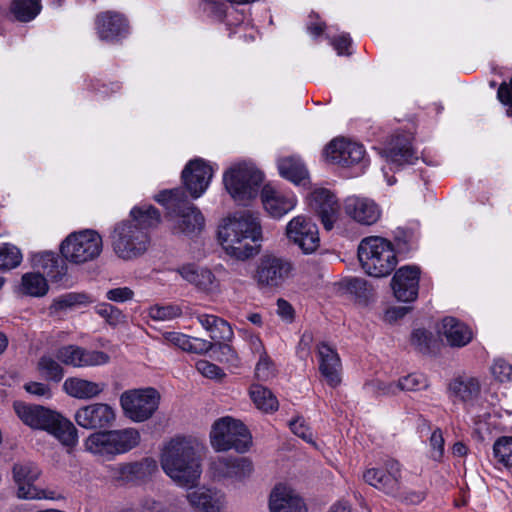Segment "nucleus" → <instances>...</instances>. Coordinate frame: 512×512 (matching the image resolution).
<instances>
[{
  "label": "nucleus",
  "instance_id": "1",
  "mask_svg": "<svg viewBox=\"0 0 512 512\" xmlns=\"http://www.w3.org/2000/svg\"><path fill=\"white\" fill-rule=\"evenodd\" d=\"M130 216V220L116 224L111 234L113 251L123 260L144 255L151 244L149 230L161 222L159 211L149 204L135 206Z\"/></svg>",
  "mask_w": 512,
  "mask_h": 512
},
{
  "label": "nucleus",
  "instance_id": "2",
  "mask_svg": "<svg viewBox=\"0 0 512 512\" xmlns=\"http://www.w3.org/2000/svg\"><path fill=\"white\" fill-rule=\"evenodd\" d=\"M202 451L203 445L197 439L175 437L161 450V468L178 487L192 489L201 478Z\"/></svg>",
  "mask_w": 512,
  "mask_h": 512
},
{
  "label": "nucleus",
  "instance_id": "3",
  "mask_svg": "<svg viewBox=\"0 0 512 512\" xmlns=\"http://www.w3.org/2000/svg\"><path fill=\"white\" fill-rule=\"evenodd\" d=\"M218 240L224 252L236 260H247L257 254L255 243L262 240L258 216L244 211L224 218L218 227Z\"/></svg>",
  "mask_w": 512,
  "mask_h": 512
},
{
  "label": "nucleus",
  "instance_id": "4",
  "mask_svg": "<svg viewBox=\"0 0 512 512\" xmlns=\"http://www.w3.org/2000/svg\"><path fill=\"white\" fill-rule=\"evenodd\" d=\"M154 199L166 208V218L173 234L194 236L203 230L204 216L195 205L187 201L182 189L163 190Z\"/></svg>",
  "mask_w": 512,
  "mask_h": 512
},
{
  "label": "nucleus",
  "instance_id": "5",
  "mask_svg": "<svg viewBox=\"0 0 512 512\" xmlns=\"http://www.w3.org/2000/svg\"><path fill=\"white\" fill-rule=\"evenodd\" d=\"M140 442L139 430L126 427L94 432L84 440L83 446L93 456L110 461L133 450Z\"/></svg>",
  "mask_w": 512,
  "mask_h": 512
},
{
  "label": "nucleus",
  "instance_id": "6",
  "mask_svg": "<svg viewBox=\"0 0 512 512\" xmlns=\"http://www.w3.org/2000/svg\"><path fill=\"white\" fill-rule=\"evenodd\" d=\"M225 191L240 205H246L258 195L264 174L250 161L231 164L222 177Z\"/></svg>",
  "mask_w": 512,
  "mask_h": 512
},
{
  "label": "nucleus",
  "instance_id": "7",
  "mask_svg": "<svg viewBox=\"0 0 512 512\" xmlns=\"http://www.w3.org/2000/svg\"><path fill=\"white\" fill-rule=\"evenodd\" d=\"M358 258L365 273L375 278L387 277L398 263L394 245L380 236L362 239L358 246Z\"/></svg>",
  "mask_w": 512,
  "mask_h": 512
},
{
  "label": "nucleus",
  "instance_id": "8",
  "mask_svg": "<svg viewBox=\"0 0 512 512\" xmlns=\"http://www.w3.org/2000/svg\"><path fill=\"white\" fill-rule=\"evenodd\" d=\"M210 443L217 452L234 449L239 453L248 451L252 438L247 427L230 416L216 420L210 431Z\"/></svg>",
  "mask_w": 512,
  "mask_h": 512
},
{
  "label": "nucleus",
  "instance_id": "9",
  "mask_svg": "<svg viewBox=\"0 0 512 512\" xmlns=\"http://www.w3.org/2000/svg\"><path fill=\"white\" fill-rule=\"evenodd\" d=\"M100 234L92 229L70 233L61 243L63 257L72 263L82 264L96 259L102 252Z\"/></svg>",
  "mask_w": 512,
  "mask_h": 512
},
{
  "label": "nucleus",
  "instance_id": "10",
  "mask_svg": "<svg viewBox=\"0 0 512 512\" xmlns=\"http://www.w3.org/2000/svg\"><path fill=\"white\" fill-rule=\"evenodd\" d=\"M39 466L30 460H20L12 466V479L17 498L22 500L55 499V493L39 488L35 482L41 476Z\"/></svg>",
  "mask_w": 512,
  "mask_h": 512
},
{
  "label": "nucleus",
  "instance_id": "11",
  "mask_svg": "<svg viewBox=\"0 0 512 512\" xmlns=\"http://www.w3.org/2000/svg\"><path fill=\"white\" fill-rule=\"evenodd\" d=\"M159 392L152 387L131 389L120 396V405L124 415L133 422L140 423L150 419L159 407Z\"/></svg>",
  "mask_w": 512,
  "mask_h": 512
},
{
  "label": "nucleus",
  "instance_id": "12",
  "mask_svg": "<svg viewBox=\"0 0 512 512\" xmlns=\"http://www.w3.org/2000/svg\"><path fill=\"white\" fill-rule=\"evenodd\" d=\"M209 13L226 24L230 30V36L239 34V37L244 38L245 41L255 39L257 31L250 25L243 9L227 2H213L209 4Z\"/></svg>",
  "mask_w": 512,
  "mask_h": 512
},
{
  "label": "nucleus",
  "instance_id": "13",
  "mask_svg": "<svg viewBox=\"0 0 512 512\" xmlns=\"http://www.w3.org/2000/svg\"><path fill=\"white\" fill-rule=\"evenodd\" d=\"M292 273L293 265L289 260L266 254L259 259L254 278L260 286L275 288L281 286Z\"/></svg>",
  "mask_w": 512,
  "mask_h": 512
},
{
  "label": "nucleus",
  "instance_id": "14",
  "mask_svg": "<svg viewBox=\"0 0 512 512\" xmlns=\"http://www.w3.org/2000/svg\"><path fill=\"white\" fill-rule=\"evenodd\" d=\"M286 236L305 254L315 252L320 245L319 230L316 223L304 215H297L287 223Z\"/></svg>",
  "mask_w": 512,
  "mask_h": 512
},
{
  "label": "nucleus",
  "instance_id": "15",
  "mask_svg": "<svg viewBox=\"0 0 512 512\" xmlns=\"http://www.w3.org/2000/svg\"><path fill=\"white\" fill-rule=\"evenodd\" d=\"M327 162L341 167H351L365 164V149L356 142L344 138L332 140L324 149Z\"/></svg>",
  "mask_w": 512,
  "mask_h": 512
},
{
  "label": "nucleus",
  "instance_id": "16",
  "mask_svg": "<svg viewBox=\"0 0 512 512\" xmlns=\"http://www.w3.org/2000/svg\"><path fill=\"white\" fill-rule=\"evenodd\" d=\"M309 206L318 215L324 228L331 230L340 220V204L329 189L314 188L309 195Z\"/></svg>",
  "mask_w": 512,
  "mask_h": 512
},
{
  "label": "nucleus",
  "instance_id": "17",
  "mask_svg": "<svg viewBox=\"0 0 512 512\" xmlns=\"http://www.w3.org/2000/svg\"><path fill=\"white\" fill-rule=\"evenodd\" d=\"M213 174V167L203 159L197 158L187 163L182 171V179L190 195L197 199L207 190Z\"/></svg>",
  "mask_w": 512,
  "mask_h": 512
},
{
  "label": "nucleus",
  "instance_id": "18",
  "mask_svg": "<svg viewBox=\"0 0 512 512\" xmlns=\"http://www.w3.org/2000/svg\"><path fill=\"white\" fill-rule=\"evenodd\" d=\"M74 420L84 429H101L113 425L116 412L106 403H93L79 408L75 412Z\"/></svg>",
  "mask_w": 512,
  "mask_h": 512
},
{
  "label": "nucleus",
  "instance_id": "19",
  "mask_svg": "<svg viewBox=\"0 0 512 512\" xmlns=\"http://www.w3.org/2000/svg\"><path fill=\"white\" fill-rule=\"evenodd\" d=\"M56 358L64 365L75 368L100 366L110 360L108 354L102 351L86 350L77 345H65L56 352Z\"/></svg>",
  "mask_w": 512,
  "mask_h": 512
},
{
  "label": "nucleus",
  "instance_id": "20",
  "mask_svg": "<svg viewBox=\"0 0 512 512\" xmlns=\"http://www.w3.org/2000/svg\"><path fill=\"white\" fill-rule=\"evenodd\" d=\"M264 210L272 218H281L297 205V197L291 191L276 188L270 184L264 185L261 193Z\"/></svg>",
  "mask_w": 512,
  "mask_h": 512
},
{
  "label": "nucleus",
  "instance_id": "21",
  "mask_svg": "<svg viewBox=\"0 0 512 512\" xmlns=\"http://www.w3.org/2000/svg\"><path fill=\"white\" fill-rule=\"evenodd\" d=\"M177 273L183 280L193 285L199 291L208 295H219L221 283L215 274L207 267L187 263L177 268Z\"/></svg>",
  "mask_w": 512,
  "mask_h": 512
},
{
  "label": "nucleus",
  "instance_id": "22",
  "mask_svg": "<svg viewBox=\"0 0 512 512\" xmlns=\"http://www.w3.org/2000/svg\"><path fill=\"white\" fill-rule=\"evenodd\" d=\"M401 467L396 460H388L383 468H369L363 473L364 481L386 494L399 489Z\"/></svg>",
  "mask_w": 512,
  "mask_h": 512
},
{
  "label": "nucleus",
  "instance_id": "23",
  "mask_svg": "<svg viewBox=\"0 0 512 512\" xmlns=\"http://www.w3.org/2000/svg\"><path fill=\"white\" fill-rule=\"evenodd\" d=\"M209 470L215 479L243 481L251 476L254 467L252 462L245 457L233 459L218 457L211 461Z\"/></svg>",
  "mask_w": 512,
  "mask_h": 512
},
{
  "label": "nucleus",
  "instance_id": "24",
  "mask_svg": "<svg viewBox=\"0 0 512 512\" xmlns=\"http://www.w3.org/2000/svg\"><path fill=\"white\" fill-rule=\"evenodd\" d=\"M342 208L349 218L361 225H373L381 217L378 204L367 197L348 196L343 200Z\"/></svg>",
  "mask_w": 512,
  "mask_h": 512
},
{
  "label": "nucleus",
  "instance_id": "25",
  "mask_svg": "<svg viewBox=\"0 0 512 512\" xmlns=\"http://www.w3.org/2000/svg\"><path fill=\"white\" fill-rule=\"evenodd\" d=\"M189 505L201 512H227L226 494L217 488L201 486L186 495Z\"/></svg>",
  "mask_w": 512,
  "mask_h": 512
},
{
  "label": "nucleus",
  "instance_id": "26",
  "mask_svg": "<svg viewBox=\"0 0 512 512\" xmlns=\"http://www.w3.org/2000/svg\"><path fill=\"white\" fill-rule=\"evenodd\" d=\"M420 271L415 266H402L391 280L393 294L398 301L412 302L418 296Z\"/></svg>",
  "mask_w": 512,
  "mask_h": 512
},
{
  "label": "nucleus",
  "instance_id": "27",
  "mask_svg": "<svg viewBox=\"0 0 512 512\" xmlns=\"http://www.w3.org/2000/svg\"><path fill=\"white\" fill-rule=\"evenodd\" d=\"M271 512H308L302 498L286 484H278L269 498Z\"/></svg>",
  "mask_w": 512,
  "mask_h": 512
},
{
  "label": "nucleus",
  "instance_id": "28",
  "mask_svg": "<svg viewBox=\"0 0 512 512\" xmlns=\"http://www.w3.org/2000/svg\"><path fill=\"white\" fill-rule=\"evenodd\" d=\"M319 371L326 383L331 387H337L341 383V360L337 351L326 343L317 346Z\"/></svg>",
  "mask_w": 512,
  "mask_h": 512
},
{
  "label": "nucleus",
  "instance_id": "29",
  "mask_svg": "<svg viewBox=\"0 0 512 512\" xmlns=\"http://www.w3.org/2000/svg\"><path fill=\"white\" fill-rule=\"evenodd\" d=\"M13 409L21 422L34 430L45 429L54 410L41 405L28 404L23 401H15Z\"/></svg>",
  "mask_w": 512,
  "mask_h": 512
},
{
  "label": "nucleus",
  "instance_id": "30",
  "mask_svg": "<svg viewBox=\"0 0 512 512\" xmlns=\"http://www.w3.org/2000/svg\"><path fill=\"white\" fill-rule=\"evenodd\" d=\"M44 431L52 435L65 447L73 448L78 443L76 427L69 419L57 411L53 412Z\"/></svg>",
  "mask_w": 512,
  "mask_h": 512
},
{
  "label": "nucleus",
  "instance_id": "31",
  "mask_svg": "<svg viewBox=\"0 0 512 512\" xmlns=\"http://www.w3.org/2000/svg\"><path fill=\"white\" fill-rule=\"evenodd\" d=\"M438 334L452 347H463L473 337L471 329L454 317H445L438 326Z\"/></svg>",
  "mask_w": 512,
  "mask_h": 512
},
{
  "label": "nucleus",
  "instance_id": "32",
  "mask_svg": "<svg viewBox=\"0 0 512 512\" xmlns=\"http://www.w3.org/2000/svg\"><path fill=\"white\" fill-rule=\"evenodd\" d=\"M96 29L102 40H116L127 33L126 19L116 12H103L96 18Z\"/></svg>",
  "mask_w": 512,
  "mask_h": 512
},
{
  "label": "nucleus",
  "instance_id": "33",
  "mask_svg": "<svg viewBox=\"0 0 512 512\" xmlns=\"http://www.w3.org/2000/svg\"><path fill=\"white\" fill-rule=\"evenodd\" d=\"M277 168L281 177L295 185L306 186L309 183L308 169L297 155L279 157Z\"/></svg>",
  "mask_w": 512,
  "mask_h": 512
},
{
  "label": "nucleus",
  "instance_id": "34",
  "mask_svg": "<svg viewBox=\"0 0 512 512\" xmlns=\"http://www.w3.org/2000/svg\"><path fill=\"white\" fill-rule=\"evenodd\" d=\"M105 384L93 382L79 377L67 378L63 383L64 392L77 399L87 400L97 397L103 392Z\"/></svg>",
  "mask_w": 512,
  "mask_h": 512
},
{
  "label": "nucleus",
  "instance_id": "35",
  "mask_svg": "<svg viewBox=\"0 0 512 512\" xmlns=\"http://www.w3.org/2000/svg\"><path fill=\"white\" fill-rule=\"evenodd\" d=\"M384 156L390 169L400 167L405 164H413L417 157L412 149L411 143L408 139L396 138L390 147L384 151Z\"/></svg>",
  "mask_w": 512,
  "mask_h": 512
},
{
  "label": "nucleus",
  "instance_id": "36",
  "mask_svg": "<svg viewBox=\"0 0 512 512\" xmlns=\"http://www.w3.org/2000/svg\"><path fill=\"white\" fill-rule=\"evenodd\" d=\"M448 392L454 401L468 403L479 394L480 384L473 377H458L450 382Z\"/></svg>",
  "mask_w": 512,
  "mask_h": 512
},
{
  "label": "nucleus",
  "instance_id": "37",
  "mask_svg": "<svg viewBox=\"0 0 512 512\" xmlns=\"http://www.w3.org/2000/svg\"><path fill=\"white\" fill-rule=\"evenodd\" d=\"M198 321L210 333L211 339L220 342L232 338L233 331L225 320L215 315L201 314L198 316Z\"/></svg>",
  "mask_w": 512,
  "mask_h": 512
},
{
  "label": "nucleus",
  "instance_id": "38",
  "mask_svg": "<svg viewBox=\"0 0 512 512\" xmlns=\"http://www.w3.org/2000/svg\"><path fill=\"white\" fill-rule=\"evenodd\" d=\"M49 290L46 278L36 272H28L22 275L19 292L31 297H43Z\"/></svg>",
  "mask_w": 512,
  "mask_h": 512
},
{
  "label": "nucleus",
  "instance_id": "39",
  "mask_svg": "<svg viewBox=\"0 0 512 512\" xmlns=\"http://www.w3.org/2000/svg\"><path fill=\"white\" fill-rule=\"evenodd\" d=\"M249 394L251 400L259 410L273 412L278 409V401L268 388L254 384L251 386Z\"/></svg>",
  "mask_w": 512,
  "mask_h": 512
},
{
  "label": "nucleus",
  "instance_id": "40",
  "mask_svg": "<svg viewBox=\"0 0 512 512\" xmlns=\"http://www.w3.org/2000/svg\"><path fill=\"white\" fill-rule=\"evenodd\" d=\"M34 266L41 268L47 276L57 279L63 274V266L61 265L57 255L53 252H42L34 255Z\"/></svg>",
  "mask_w": 512,
  "mask_h": 512
},
{
  "label": "nucleus",
  "instance_id": "41",
  "mask_svg": "<svg viewBox=\"0 0 512 512\" xmlns=\"http://www.w3.org/2000/svg\"><path fill=\"white\" fill-rule=\"evenodd\" d=\"M40 10V0H14L11 5L13 15L22 22L34 19Z\"/></svg>",
  "mask_w": 512,
  "mask_h": 512
},
{
  "label": "nucleus",
  "instance_id": "42",
  "mask_svg": "<svg viewBox=\"0 0 512 512\" xmlns=\"http://www.w3.org/2000/svg\"><path fill=\"white\" fill-rule=\"evenodd\" d=\"M37 371L48 381L60 382L64 377L62 366L52 357L44 355L40 358Z\"/></svg>",
  "mask_w": 512,
  "mask_h": 512
},
{
  "label": "nucleus",
  "instance_id": "43",
  "mask_svg": "<svg viewBox=\"0 0 512 512\" xmlns=\"http://www.w3.org/2000/svg\"><path fill=\"white\" fill-rule=\"evenodd\" d=\"M23 256L18 247L10 243L0 245V270H11L18 267Z\"/></svg>",
  "mask_w": 512,
  "mask_h": 512
},
{
  "label": "nucleus",
  "instance_id": "44",
  "mask_svg": "<svg viewBox=\"0 0 512 512\" xmlns=\"http://www.w3.org/2000/svg\"><path fill=\"white\" fill-rule=\"evenodd\" d=\"M92 300L86 294L81 293H68L56 298L53 301V307L50 308L52 312L75 308L76 306L87 305Z\"/></svg>",
  "mask_w": 512,
  "mask_h": 512
},
{
  "label": "nucleus",
  "instance_id": "45",
  "mask_svg": "<svg viewBox=\"0 0 512 512\" xmlns=\"http://www.w3.org/2000/svg\"><path fill=\"white\" fill-rule=\"evenodd\" d=\"M182 314V309L178 305L168 304L159 305L155 304L148 310V315L151 319L156 321H169L179 317Z\"/></svg>",
  "mask_w": 512,
  "mask_h": 512
},
{
  "label": "nucleus",
  "instance_id": "46",
  "mask_svg": "<svg viewBox=\"0 0 512 512\" xmlns=\"http://www.w3.org/2000/svg\"><path fill=\"white\" fill-rule=\"evenodd\" d=\"M95 311L111 326L115 327L126 322V316L123 312L111 304L100 303L95 307Z\"/></svg>",
  "mask_w": 512,
  "mask_h": 512
},
{
  "label": "nucleus",
  "instance_id": "47",
  "mask_svg": "<svg viewBox=\"0 0 512 512\" xmlns=\"http://www.w3.org/2000/svg\"><path fill=\"white\" fill-rule=\"evenodd\" d=\"M398 393L401 391H419L429 386L427 378L423 374L412 373L401 377L397 382Z\"/></svg>",
  "mask_w": 512,
  "mask_h": 512
},
{
  "label": "nucleus",
  "instance_id": "48",
  "mask_svg": "<svg viewBox=\"0 0 512 512\" xmlns=\"http://www.w3.org/2000/svg\"><path fill=\"white\" fill-rule=\"evenodd\" d=\"M494 456L508 468H512V437H501L493 446Z\"/></svg>",
  "mask_w": 512,
  "mask_h": 512
},
{
  "label": "nucleus",
  "instance_id": "49",
  "mask_svg": "<svg viewBox=\"0 0 512 512\" xmlns=\"http://www.w3.org/2000/svg\"><path fill=\"white\" fill-rule=\"evenodd\" d=\"M367 392L376 396H395L398 394L396 382H386L381 379H373L365 384Z\"/></svg>",
  "mask_w": 512,
  "mask_h": 512
},
{
  "label": "nucleus",
  "instance_id": "50",
  "mask_svg": "<svg viewBox=\"0 0 512 512\" xmlns=\"http://www.w3.org/2000/svg\"><path fill=\"white\" fill-rule=\"evenodd\" d=\"M276 375L275 364L268 354L260 356L255 365V377L259 381H268Z\"/></svg>",
  "mask_w": 512,
  "mask_h": 512
},
{
  "label": "nucleus",
  "instance_id": "51",
  "mask_svg": "<svg viewBox=\"0 0 512 512\" xmlns=\"http://www.w3.org/2000/svg\"><path fill=\"white\" fill-rule=\"evenodd\" d=\"M433 341L432 334L424 329H415L411 335V344L422 352L429 351Z\"/></svg>",
  "mask_w": 512,
  "mask_h": 512
},
{
  "label": "nucleus",
  "instance_id": "52",
  "mask_svg": "<svg viewBox=\"0 0 512 512\" xmlns=\"http://www.w3.org/2000/svg\"><path fill=\"white\" fill-rule=\"evenodd\" d=\"M190 336L175 332V331H167L162 333V339L165 344L177 347L183 351H188V346L190 343Z\"/></svg>",
  "mask_w": 512,
  "mask_h": 512
},
{
  "label": "nucleus",
  "instance_id": "53",
  "mask_svg": "<svg viewBox=\"0 0 512 512\" xmlns=\"http://www.w3.org/2000/svg\"><path fill=\"white\" fill-rule=\"evenodd\" d=\"M490 370L494 378L500 382L512 380V365L504 359L494 360Z\"/></svg>",
  "mask_w": 512,
  "mask_h": 512
},
{
  "label": "nucleus",
  "instance_id": "54",
  "mask_svg": "<svg viewBox=\"0 0 512 512\" xmlns=\"http://www.w3.org/2000/svg\"><path fill=\"white\" fill-rule=\"evenodd\" d=\"M291 431L307 443L316 446L313 440V432L303 418H296L289 423Z\"/></svg>",
  "mask_w": 512,
  "mask_h": 512
},
{
  "label": "nucleus",
  "instance_id": "55",
  "mask_svg": "<svg viewBox=\"0 0 512 512\" xmlns=\"http://www.w3.org/2000/svg\"><path fill=\"white\" fill-rule=\"evenodd\" d=\"M430 455L434 460H440L444 454V438L440 429H435L430 436Z\"/></svg>",
  "mask_w": 512,
  "mask_h": 512
},
{
  "label": "nucleus",
  "instance_id": "56",
  "mask_svg": "<svg viewBox=\"0 0 512 512\" xmlns=\"http://www.w3.org/2000/svg\"><path fill=\"white\" fill-rule=\"evenodd\" d=\"M196 369L201 375L210 379H220L224 376L221 368L207 360H199L196 363Z\"/></svg>",
  "mask_w": 512,
  "mask_h": 512
},
{
  "label": "nucleus",
  "instance_id": "57",
  "mask_svg": "<svg viewBox=\"0 0 512 512\" xmlns=\"http://www.w3.org/2000/svg\"><path fill=\"white\" fill-rule=\"evenodd\" d=\"M24 390L34 396L50 399L53 396L50 386L46 383L30 381L24 384Z\"/></svg>",
  "mask_w": 512,
  "mask_h": 512
},
{
  "label": "nucleus",
  "instance_id": "58",
  "mask_svg": "<svg viewBox=\"0 0 512 512\" xmlns=\"http://www.w3.org/2000/svg\"><path fill=\"white\" fill-rule=\"evenodd\" d=\"M143 512H178L174 504H166L154 499H147L143 503Z\"/></svg>",
  "mask_w": 512,
  "mask_h": 512
},
{
  "label": "nucleus",
  "instance_id": "59",
  "mask_svg": "<svg viewBox=\"0 0 512 512\" xmlns=\"http://www.w3.org/2000/svg\"><path fill=\"white\" fill-rule=\"evenodd\" d=\"M134 292L129 287H117L106 292V298L113 302H126L133 298Z\"/></svg>",
  "mask_w": 512,
  "mask_h": 512
},
{
  "label": "nucleus",
  "instance_id": "60",
  "mask_svg": "<svg viewBox=\"0 0 512 512\" xmlns=\"http://www.w3.org/2000/svg\"><path fill=\"white\" fill-rule=\"evenodd\" d=\"M332 46L337 51V54L349 55L351 52L349 51L351 47V38L348 34L342 33L337 38H334L331 41Z\"/></svg>",
  "mask_w": 512,
  "mask_h": 512
},
{
  "label": "nucleus",
  "instance_id": "61",
  "mask_svg": "<svg viewBox=\"0 0 512 512\" xmlns=\"http://www.w3.org/2000/svg\"><path fill=\"white\" fill-rule=\"evenodd\" d=\"M499 101L509 106L508 115H512V78L510 81V85H507L506 83H502L498 89L497 93Z\"/></svg>",
  "mask_w": 512,
  "mask_h": 512
},
{
  "label": "nucleus",
  "instance_id": "62",
  "mask_svg": "<svg viewBox=\"0 0 512 512\" xmlns=\"http://www.w3.org/2000/svg\"><path fill=\"white\" fill-rule=\"evenodd\" d=\"M246 339L253 354L258 355V357L267 354L265 346L259 335L246 332Z\"/></svg>",
  "mask_w": 512,
  "mask_h": 512
},
{
  "label": "nucleus",
  "instance_id": "63",
  "mask_svg": "<svg viewBox=\"0 0 512 512\" xmlns=\"http://www.w3.org/2000/svg\"><path fill=\"white\" fill-rule=\"evenodd\" d=\"M212 346L211 341L191 337L187 352L203 354L211 350Z\"/></svg>",
  "mask_w": 512,
  "mask_h": 512
},
{
  "label": "nucleus",
  "instance_id": "64",
  "mask_svg": "<svg viewBox=\"0 0 512 512\" xmlns=\"http://www.w3.org/2000/svg\"><path fill=\"white\" fill-rule=\"evenodd\" d=\"M277 315L286 322H291L294 318V309L292 305L284 299H278L277 303Z\"/></svg>",
  "mask_w": 512,
  "mask_h": 512
}]
</instances>
